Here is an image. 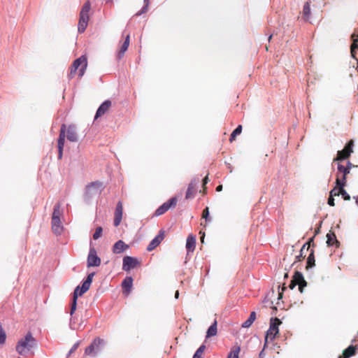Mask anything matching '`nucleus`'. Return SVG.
<instances>
[{
	"instance_id": "nucleus-39",
	"label": "nucleus",
	"mask_w": 358,
	"mask_h": 358,
	"mask_svg": "<svg viewBox=\"0 0 358 358\" xmlns=\"http://www.w3.org/2000/svg\"><path fill=\"white\" fill-rule=\"evenodd\" d=\"M202 218L205 219L206 221L210 220L209 218V208L206 207L202 213Z\"/></svg>"
},
{
	"instance_id": "nucleus-5",
	"label": "nucleus",
	"mask_w": 358,
	"mask_h": 358,
	"mask_svg": "<svg viewBox=\"0 0 358 358\" xmlns=\"http://www.w3.org/2000/svg\"><path fill=\"white\" fill-rule=\"evenodd\" d=\"M61 206L57 203L54 206V210L52 215V229L56 235H60L63 231V226L60 220L62 215Z\"/></svg>"
},
{
	"instance_id": "nucleus-15",
	"label": "nucleus",
	"mask_w": 358,
	"mask_h": 358,
	"mask_svg": "<svg viewBox=\"0 0 358 358\" xmlns=\"http://www.w3.org/2000/svg\"><path fill=\"white\" fill-rule=\"evenodd\" d=\"M101 264V259L97 256L96 250L90 248L87 257V266H99Z\"/></svg>"
},
{
	"instance_id": "nucleus-13",
	"label": "nucleus",
	"mask_w": 358,
	"mask_h": 358,
	"mask_svg": "<svg viewBox=\"0 0 358 358\" xmlns=\"http://www.w3.org/2000/svg\"><path fill=\"white\" fill-rule=\"evenodd\" d=\"M104 341L100 338H96L90 346L85 350L86 355H95L96 352L99 350L100 346L103 345Z\"/></svg>"
},
{
	"instance_id": "nucleus-45",
	"label": "nucleus",
	"mask_w": 358,
	"mask_h": 358,
	"mask_svg": "<svg viewBox=\"0 0 358 358\" xmlns=\"http://www.w3.org/2000/svg\"><path fill=\"white\" fill-rule=\"evenodd\" d=\"M286 289L285 286H283L282 292L278 294V299H281L282 297L283 291Z\"/></svg>"
},
{
	"instance_id": "nucleus-14",
	"label": "nucleus",
	"mask_w": 358,
	"mask_h": 358,
	"mask_svg": "<svg viewBox=\"0 0 358 358\" xmlns=\"http://www.w3.org/2000/svg\"><path fill=\"white\" fill-rule=\"evenodd\" d=\"M139 265L140 262L135 257L126 256L123 258L122 269L125 271H129Z\"/></svg>"
},
{
	"instance_id": "nucleus-35",
	"label": "nucleus",
	"mask_w": 358,
	"mask_h": 358,
	"mask_svg": "<svg viewBox=\"0 0 358 358\" xmlns=\"http://www.w3.org/2000/svg\"><path fill=\"white\" fill-rule=\"evenodd\" d=\"M242 131V126L241 125H238L234 131L233 132L231 133V136H230V141H233L235 140L236 138V136L238 134H240Z\"/></svg>"
},
{
	"instance_id": "nucleus-41",
	"label": "nucleus",
	"mask_w": 358,
	"mask_h": 358,
	"mask_svg": "<svg viewBox=\"0 0 358 358\" xmlns=\"http://www.w3.org/2000/svg\"><path fill=\"white\" fill-rule=\"evenodd\" d=\"M338 171L336 174H339L340 176L343 173V171L346 169V166H343L340 163H338Z\"/></svg>"
},
{
	"instance_id": "nucleus-22",
	"label": "nucleus",
	"mask_w": 358,
	"mask_h": 358,
	"mask_svg": "<svg viewBox=\"0 0 358 358\" xmlns=\"http://www.w3.org/2000/svg\"><path fill=\"white\" fill-rule=\"evenodd\" d=\"M352 43L350 46V53L354 59H356V51L358 50V34H352L351 36Z\"/></svg>"
},
{
	"instance_id": "nucleus-51",
	"label": "nucleus",
	"mask_w": 358,
	"mask_h": 358,
	"mask_svg": "<svg viewBox=\"0 0 358 358\" xmlns=\"http://www.w3.org/2000/svg\"><path fill=\"white\" fill-rule=\"evenodd\" d=\"M18 358H21V357H18Z\"/></svg>"
},
{
	"instance_id": "nucleus-33",
	"label": "nucleus",
	"mask_w": 358,
	"mask_h": 358,
	"mask_svg": "<svg viewBox=\"0 0 358 358\" xmlns=\"http://www.w3.org/2000/svg\"><path fill=\"white\" fill-rule=\"evenodd\" d=\"M350 171L349 170V168H346L341 176L339 174H336V180H338L339 182L341 183L344 182L345 184H346L347 176L350 173Z\"/></svg>"
},
{
	"instance_id": "nucleus-26",
	"label": "nucleus",
	"mask_w": 358,
	"mask_h": 358,
	"mask_svg": "<svg viewBox=\"0 0 358 358\" xmlns=\"http://www.w3.org/2000/svg\"><path fill=\"white\" fill-rule=\"evenodd\" d=\"M196 237L192 234L189 235L187 238L186 248L188 251L192 252L195 249Z\"/></svg>"
},
{
	"instance_id": "nucleus-24",
	"label": "nucleus",
	"mask_w": 358,
	"mask_h": 358,
	"mask_svg": "<svg viewBox=\"0 0 358 358\" xmlns=\"http://www.w3.org/2000/svg\"><path fill=\"white\" fill-rule=\"evenodd\" d=\"M129 42H130V36H129V34H127L124 43H122V46L120 48V51L118 52L117 57L119 59L122 58L124 56V52L127 50V49L129 48Z\"/></svg>"
},
{
	"instance_id": "nucleus-18",
	"label": "nucleus",
	"mask_w": 358,
	"mask_h": 358,
	"mask_svg": "<svg viewBox=\"0 0 358 358\" xmlns=\"http://www.w3.org/2000/svg\"><path fill=\"white\" fill-rule=\"evenodd\" d=\"M111 105L112 103L110 100H106L103 103H101L96 113L95 119H97L98 117H101L105 113H106L111 107Z\"/></svg>"
},
{
	"instance_id": "nucleus-1",
	"label": "nucleus",
	"mask_w": 358,
	"mask_h": 358,
	"mask_svg": "<svg viewBox=\"0 0 358 358\" xmlns=\"http://www.w3.org/2000/svg\"><path fill=\"white\" fill-rule=\"evenodd\" d=\"M65 137L71 142H77L78 141V136L75 125L71 124L66 127L63 124L61 126L58 138V158L59 159L62 157Z\"/></svg>"
},
{
	"instance_id": "nucleus-11",
	"label": "nucleus",
	"mask_w": 358,
	"mask_h": 358,
	"mask_svg": "<svg viewBox=\"0 0 358 358\" xmlns=\"http://www.w3.org/2000/svg\"><path fill=\"white\" fill-rule=\"evenodd\" d=\"M346 184L340 182L338 180H336V186L331 189V194L335 196L341 195L343 199L345 201L350 200V196L344 189Z\"/></svg>"
},
{
	"instance_id": "nucleus-6",
	"label": "nucleus",
	"mask_w": 358,
	"mask_h": 358,
	"mask_svg": "<svg viewBox=\"0 0 358 358\" xmlns=\"http://www.w3.org/2000/svg\"><path fill=\"white\" fill-rule=\"evenodd\" d=\"M91 8V3L90 1H87L85 4L83 5L80 13V18L78 22V31L80 33H83L85 31L87 24L88 21L90 19L89 17V12Z\"/></svg>"
},
{
	"instance_id": "nucleus-3",
	"label": "nucleus",
	"mask_w": 358,
	"mask_h": 358,
	"mask_svg": "<svg viewBox=\"0 0 358 358\" xmlns=\"http://www.w3.org/2000/svg\"><path fill=\"white\" fill-rule=\"evenodd\" d=\"M36 345V341L31 333L28 332L24 338L20 339L17 345L16 351L20 355H25Z\"/></svg>"
},
{
	"instance_id": "nucleus-47",
	"label": "nucleus",
	"mask_w": 358,
	"mask_h": 358,
	"mask_svg": "<svg viewBox=\"0 0 358 358\" xmlns=\"http://www.w3.org/2000/svg\"><path fill=\"white\" fill-rule=\"evenodd\" d=\"M178 296H179V292H178V291H176V294H175V297H176V299H178Z\"/></svg>"
},
{
	"instance_id": "nucleus-31",
	"label": "nucleus",
	"mask_w": 358,
	"mask_h": 358,
	"mask_svg": "<svg viewBox=\"0 0 358 358\" xmlns=\"http://www.w3.org/2000/svg\"><path fill=\"white\" fill-rule=\"evenodd\" d=\"M256 319L255 312H251L248 319L242 324V327L248 328L250 327Z\"/></svg>"
},
{
	"instance_id": "nucleus-7",
	"label": "nucleus",
	"mask_w": 358,
	"mask_h": 358,
	"mask_svg": "<svg viewBox=\"0 0 358 358\" xmlns=\"http://www.w3.org/2000/svg\"><path fill=\"white\" fill-rule=\"evenodd\" d=\"M282 322L277 317L271 318L270 321V327L268 330L266 331L265 336L264 348L266 346L268 341H273L276 336L279 334L278 327L280 325Z\"/></svg>"
},
{
	"instance_id": "nucleus-40",
	"label": "nucleus",
	"mask_w": 358,
	"mask_h": 358,
	"mask_svg": "<svg viewBox=\"0 0 358 358\" xmlns=\"http://www.w3.org/2000/svg\"><path fill=\"white\" fill-rule=\"evenodd\" d=\"M334 196H336L331 194V190L330 193H329V197L328 199V204L331 206H335Z\"/></svg>"
},
{
	"instance_id": "nucleus-42",
	"label": "nucleus",
	"mask_w": 358,
	"mask_h": 358,
	"mask_svg": "<svg viewBox=\"0 0 358 358\" xmlns=\"http://www.w3.org/2000/svg\"><path fill=\"white\" fill-rule=\"evenodd\" d=\"M209 179L208 175L203 179V193H206V185L208 182Z\"/></svg>"
},
{
	"instance_id": "nucleus-19",
	"label": "nucleus",
	"mask_w": 358,
	"mask_h": 358,
	"mask_svg": "<svg viewBox=\"0 0 358 358\" xmlns=\"http://www.w3.org/2000/svg\"><path fill=\"white\" fill-rule=\"evenodd\" d=\"M327 244L328 246L335 245L336 248L340 246V243L337 240L335 233L331 230L327 234Z\"/></svg>"
},
{
	"instance_id": "nucleus-46",
	"label": "nucleus",
	"mask_w": 358,
	"mask_h": 358,
	"mask_svg": "<svg viewBox=\"0 0 358 358\" xmlns=\"http://www.w3.org/2000/svg\"><path fill=\"white\" fill-rule=\"evenodd\" d=\"M222 185H218V186L216 187V191H217V192H220V191H222Z\"/></svg>"
},
{
	"instance_id": "nucleus-17",
	"label": "nucleus",
	"mask_w": 358,
	"mask_h": 358,
	"mask_svg": "<svg viewBox=\"0 0 358 358\" xmlns=\"http://www.w3.org/2000/svg\"><path fill=\"white\" fill-rule=\"evenodd\" d=\"M123 213V207L121 201H119L116 206L115 211V217H114V225L117 227L120 225Z\"/></svg>"
},
{
	"instance_id": "nucleus-43",
	"label": "nucleus",
	"mask_w": 358,
	"mask_h": 358,
	"mask_svg": "<svg viewBox=\"0 0 358 358\" xmlns=\"http://www.w3.org/2000/svg\"><path fill=\"white\" fill-rule=\"evenodd\" d=\"M79 345V343H76V344L73 345V346L71 348V349L69 351V354H71L72 352H73L75 350H76V349L78 348Z\"/></svg>"
},
{
	"instance_id": "nucleus-49",
	"label": "nucleus",
	"mask_w": 358,
	"mask_h": 358,
	"mask_svg": "<svg viewBox=\"0 0 358 358\" xmlns=\"http://www.w3.org/2000/svg\"><path fill=\"white\" fill-rule=\"evenodd\" d=\"M271 38H272V35H271V36H269V38H268V41H270V40L271 39Z\"/></svg>"
},
{
	"instance_id": "nucleus-16",
	"label": "nucleus",
	"mask_w": 358,
	"mask_h": 358,
	"mask_svg": "<svg viewBox=\"0 0 358 358\" xmlns=\"http://www.w3.org/2000/svg\"><path fill=\"white\" fill-rule=\"evenodd\" d=\"M164 237H165V231L163 229H161L159 231L158 235L154 239H152L151 241V242L150 243V244L148 245V246L147 248V250L152 251L155 248H156L161 243V242L164 240Z\"/></svg>"
},
{
	"instance_id": "nucleus-25",
	"label": "nucleus",
	"mask_w": 358,
	"mask_h": 358,
	"mask_svg": "<svg viewBox=\"0 0 358 358\" xmlns=\"http://www.w3.org/2000/svg\"><path fill=\"white\" fill-rule=\"evenodd\" d=\"M196 183L195 182H191L187 187L186 194H185V199H190L194 198L195 192H196Z\"/></svg>"
},
{
	"instance_id": "nucleus-34",
	"label": "nucleus",
	"mask_w": 358,
	"mask_h": 358,
	"mask_svg": "<svg viewBox=\"0 0 358 358\" xmlns=\"http://www.w3.org/2000/svg\"><path fill=\"white\" fill-rule=\"evenodd\" d=\"M206 350V345H201L194 353L193 358H203V352Z\"/></svg>"
},
{
	"instance_id": "nucleus-12",
	"label": "nucleus",
	"mask_w": 358,
	"mask_h": 358,
	"mask_svg": "<svg viewBox=\"0 0 358 358\" xmlns=\"http://www.w3.org/2000/svg\"><path fill=\"white\" fill-rule=\"evenodd\" d=\"M177 199L176 197H172L166 202L164 203L162 206H160L155 212V216H160L164 214L166 211H168L170 208H174L177 204Z\"/></svg>"
},
{
	"instance_id": "nucleus-2",
	"label": "nucleus",
	"mask_w": 358,
	"mask_h": 358,
	"mask_svg": "<svg viewBox=\"0 0 358 358\" xmlns=\"http://www.w3.org/2000/svg\"><path fill=\"white\" fill-rule=\"evenodd\" d=\"M94 275V273H90L87 275L86 280L83 282L82 287H80L79 286H78L75 289V290L73 292V299H72L71 305V310H70L71 315H72L76 310L77 299H78V296H82L90 289Z\"/></svg>"
},
{
	"instance_id": "nucleus-44",
	"label": "nucleus",
	"mask_w": 358,
	"mask_h": 358,
	"mask_svg": "<svg viewBox=\"0 0 358 358\" xmlns=\"http://www.w3.org/2000/svg\"><path fill=\"white\" fill-rule=\"evenodd\" d=\"M352 167H356L355 165H353L351 162H348V164L346 166V168H349V170L350 171Z\"/></svg>"
},
{
	"instance_id": "nucleus-27",
	"label": "nucleus",
	"mask_w": 358,
	"mask_h": 358,
	"mask_svg": "<svg viewBox=\"0 0 358 358\" xmlns=\"http://www.w3.org/2000/svg\"><path fill=\"white\" fill-rule=\"evenodd\" d=\"M356 346L350 345L343 350L342 355L339 356L338 358H349L353 356L356 352Z\"/></svg>"
},
{
	"instance_id": "nucleus-29",
	"label": "nucleus",
	"mask_w": 358,
	"mask_h": 358,
	"mask_svg": "<svg viewBox=\"0 0 358 358\" xmlns=\"http://www.w3.org/2000/svg\"><path fill=\"white\" fill-rule=\"evenodd\" d=\"M241 352V347L238 343H236L231 349L227 358H239V353Z\"/></svg>"
},
{
	"instance_id": "nucleus-50",
	"label": "nucleus",
	"mask_w": 358,
	"mask_h": 358,
	"mask_svg": "<svg viewBox=\"0 0 358 358\" xmlns=\"http://www.w3.org/2000/svg\"><path fill=\"white\" fill-rule=\"evenodd\" d=\"M287 275H288V274H287V273H285V278H287Z\"/></svg>"
},
{
	"instance_id": "nucleus-9",
	"label": "nucleus",
	"mask_w": 358,
	"mask_h": 358,
	"mask_svg": "<svg viewBox=\"0 0 358 358\" xmlns=\"http://www.w3.org/2000/svg\"><path fill=\"white\" fill-rule=\"evenodd\" d=\"M296 285H299V290L301 293L303 292L304 287L307 285V282L304 280L302 273L299 271H296L294 273L289 287L292 289L295 287Z\"/></svg>"
},
{
	"instance_id": "nucleus-38",
	"label": "nucleus",
	"mask_w": 358,
	"mask_h": 358,
	"mask_svg": "<svg viewBox=\"0 0 358 358\" xmlns=\"http://www.w3.org/2000/svg\"><path fill=\"white\" fill-rule=\"evenodd\" d=\"M144 3H145V6H143V8L140 11L137 12L136 13V15L139 16V15H142L143 13H145L147 12L148 7L149 5V0H144Z\"/></svg>"
},
{
	"instance_id": "nucleus-10",
	"label": "nucleus",
	"mask_w": 358,
	"mask_h": 358,
	"mask_svg": "<svg viewBox=\"0 0 358 358\" xmlns=\"http://www.w3.org/2000/svg\"><path fill=\"white\" fill-rule=\"evenodd\" d=\"M354 146L353 140H350L342 150L337 152L336 157L334 159V162L336 161H342L350 157L351 153L353 152L352 148Z\"/></svg>"
},
{
	"instance_id": "nucleus-4",
	"label": "nucleus",
	"mask_w": 358,
	"mask_h": 358,
	"mask_svg": "<svg viewBox=\"0 0 358 358\" xmlns=\"http://www.w3.org/2000/svg\"><path fill=\"white\" fill-rule=\"evenodd\" d=\"M87 66V57L85 55L76 59L71 66L69 78H73L76 75L77 72L78 73V76L80 78L82 77L85 73Z\"/></svg>"
},
{
	"instance_id": "nucleus-8",
	"label": "nucleus",
	"mask_w": 358,
	"mask_h": 358,
	"mask_svg": "<svg viewBox=\"0 0 358 358\" xmlns=\"http://www.w3.org/2000/svg\"><path fill=\"white\" fill-rule=\"evenodd\" d=\"M103 184L101 182H92L86 187L85 196L90 199L95 196L101 194Z\"/></svg>"
},
{
	"instance_id": "nucleus-28",
	"label": "nucleus",
	"mask_w": 358,
	"mask_h": 358,
	"mask_svg": "<svg viewBox=\"0 0 358 358\" xmlns=\"http://www.w3.org/2000/svg\"><path fill=\"white\" fill-rule=\"evenodd\" d=\"M217 333V321L215 320L214 322L208 328V329L206 332V339H208L212 336H216Z\"/></svg>"
},
{
	"instance_id": "nucleus-30",
	"label": "nucleus",
	"mask_w": 358,
	"mask_h": 358,
	"mask_svg": "<svg viewBox=\"0 0 358 358\" xmlns=\"http://www.w3.org/2000/svg\"><path fill=\"white\" fill-rule=\"evenodd\" d=\"M303 18L306 21H308L310 17V3L308 2H306L303 8Z\"/></svg>"
},
{
	"instance_id": "nucleus-48",
	"label": "nucleus",
	"mask_w": 358,
	"mask_h": 358,
	"mask_svg": "<svg viewBox=\"0 0 358 358\" xmlns=\"http://www.w3.org/2000/svg\"><path fill=\"white\" fill-rule=\"evenodd\" d=\"M203 239H204V235L201 238V242H203Z\"/></svg>"
},
{
	"instance_id": "nucleus-23",
	"label": "nucleus",
	"mask_w": 358,
	"mask_h": 358,
	"mask_svg": "<svg viewBox=\"0 0 358 358\" xmlns=\"http://www.w3.org/2000/svg\"><path fill=\"white\" fill-rule=\"evenodd\" d=\"M133 285V279L131 277H127L122 282V287L123 289V292L126 293V294H129Z\"/></svg>"
},
{
	"instance_id": "nucleus-36",
	"label": "nucleus",
	"mask_w": 358,
	"mask_h": 358,
	"mask_svg": "<svg viewBox=\"0 0 358 358\" xmlns=\"http://www.w3.org/2000/svg\"><path fill=\"white\" fill-rule=\"evenodd\" d=\"M6 339V334L3 330L1 324H0V344L3 345L5 343Z\"/></svg>"
},
{
	"instance_id": "nucleus-20",
	"label": "nucleus",
	"mask_w": 358,
	"mask_h": 358,
	"mask_svg": "<svg viewBox=\"0 0 358 358\" xmlns=\"http://www.w3.org/2000/svg\"><path fill=\"white\" fill-rule=\"evenodd\" d=\"M129 248V245L124 241L120 240L117 241L113 246V252L115 254H120Z\"/></svg>"
},
{
	"instance_id": "nucleus-37",
	"label": "nucleus",
	"mask_w": 358,
	"mask_h": 358,
	"mask_svg": "<svg viewBox=\"0 0 358 358\" xmlns=\"http://www.w3.org/2000/svg\"><path fill=\"white\" fill-rule=\"evenodd\" d=\"M102 231H103L102 227H98L96 229L94 234H93V238L94 240H97L98 238H99L102 235Z\"/></svg>"
},
{
	"instance_id": "nucleus-21",
	"label": "nucleus",
	"mask_w": 358,
	"mask_h": 358,
	"mask_svg": "<svg viewBox=\"0 0 358 358\" xmlns=\"http://www.w3.org/2000/svg\"><path fill=\"white\" fill-rule=\"evenodd\" d=\"M313 241V238H310L309 241L306 243L301 248L300 250V254L296 257V262H301L306 257V255H304L305 250L308 251L311 243Z\"/></svg>"
},
{
	"instance_id": "nucleus-32",
	"label": "nucleus",
	"mask_w": 358,
	"mask_h": 358,
	"mask_svg": "<svg viewBox=\"0 0 358 358\" xmlns=\"http://www.w3.org/2000/svg\"><path fill=\"white\" fill-rule=\"evenodd\" d=\"M315 262V260L314 250L311 249L310 252L308 255V257L307 258L306 268L308 269L309 268H312L313 266H314Z\"/></svg>"
}]
</instances>
